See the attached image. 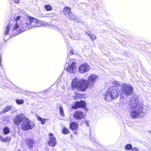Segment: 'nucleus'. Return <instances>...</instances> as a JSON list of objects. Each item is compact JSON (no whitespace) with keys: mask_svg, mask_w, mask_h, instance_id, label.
<instances>
[{"mask_svg":"<svg viewBox=\"0 0 151 151\" xmlns=\"http://www.w3.org/2000/svg\"><path fill=\"white\" fill-rule=\"evenodd\" d=\"M139 102L138 96L136 95H134L132 97L130 103V115L133 119L137 118L139 116L141 117V115L144 113L143 109L146 111L150 108V106H147V107L145 106H144L142 105L139 104Z\"/></svg>","mask_w":151,"mask_h":151,"instance_id":"f257e3e1","label":"nucleus"},{"mask_svg":"<svg viewBox=\"0 0 151 151\" xmlns=\"http://www.w3.org/2000/svg\"><path fill=\"white\" fill-rule=\"evenodd\" d=\"M14 123L17 126L20 125L21 129L26 131L32 129L34 127V123L22 114L17 115L14 119Z\"/></svg>","mask_w":151,"mask_h":151,"instance_id":"f03ea898","label":"nucleus"},{"mask_svg":"<svg viewBox=\"0 0 151 151\" xmlns=\"http://www.w3.org/2000/svg\"><path fill=\"white\" fill-rule=\"evenodd\" d=\"M20 17L18 16L14 18V20L16 23L14 25L12 29L13 34L12 35L14 36L30 29L28 19H24L21 21L19 24L18 21L20 19Z\"/></svg>","mask_w":151,"mask_h":151,"instance_id":"7ed1b4c3","label":"nucleus"},{"mask_svg":"<svg viewBox=\"0 0 151 151\" xmlns=\"http://www.w3.org/2000/svg\"><path fill=\"white\" fill-rule=\"evenodd\" d=\"M120 91L116 86L110 87L104 94V98L107 101H110L115 99L119 96Z\"/></svg>","mask_w":151,"mask_h":151,"instance_id":"20e7f679","label":"nucleus"},{"mask_svg":"<svg viewBox=\"0 0 151 151\" xmlns=\"http://www.w3.org/2000/svg\"><path fill=\"white\" fill-rule=\"evenodd\" d=\"M71 85L73 88H75L78 90L81 91H85L89 88V85L86 80L84 79L78 80L76 78L73 80Z\"/></svg>","mask_w":151,"mask_h":151,"instance_id":"39448f33","label":"nucleus"},{"mask_svg":"<svg viewBox=\"0 0 151 151\" xmlns=\"http://www.w3.org/2000/svg\"><path fill=\"white\" fill-rule=\"evenodd\" d=\"M122 92L126 96H130L134 91L133 87L130 85L123 83L122 85Z\"/></svg>","mask_w":151,"mask_h":151,"instance_id":"423d86ee","label":"nucleus"},{"mask_svg":"<svg viewBox=\"0 0 151 151\" xmlns=\"http://www.w3.org/2000/svg\"><path fill=\"white\" fill-rule=\"evenodd\" d=\"M28 21L30 28L33 27H38L41 25V21L32 17H28Z\"/></svg>","mask_w":151,"mask_h":151,"instance_id":"0eeeda50","label":"nucleus"},{"mask_svg":"<svg viewBox=\"0 0 151 151\" xmlns=\"http://www.w3.org/2000/svg\"><path fill=\"white\" fill-rule=\"evenodd\" d=\"M63 13L66 17L70 20H74L75 16L71 12V9L68 7H65L63 9Z\"/></svg>","mask_w":151,"mask_h":151,"instance_id":"6e6552de","label":"nucleus"},{"mask_svg":"<svg viewBox=\"0 0 151 151\" xmlns=\"http://www.w3.org/2000/svg\"><path fill=\"white\" fill-rule=\"evenodd\" d=\"M98 76L96 75L92 74L89 76L88 78V81L89 85V88H91L96 81L98 79Z\"/></svg>","mask_w":151,"mask_h":151,"instance_id":"1a4fd4ad","label":"nucleus"},{"mask_svg":"<svg viewBox=\"0 0 151 151\" xmlns=\"http://www.w3.org/2000/svg\"><path fill=\"white\" fill-rule=\"evenodd\" d=\"M90 68L88 65L86 63H84L81 65L79 68V72L81 73H83L88 71Z\"/></svg>","mask_w":151,"mask_h":151,"instance_id":"9d476101","label":"nucleus"},{"mask_svg":"<svg viewBox=\"0 0 151 151\" xmlns=\"http://www.w3.org/2000/svg\"><path fill=\"white\" fill-rule=\"evenodd\" d=\"M84 114L80 111H76L73 115L74 118L77 120H81L84 118Z\"/></svg>","mask_w":151,"mask_h":151,"instance_id":"9b49d317","label":"nucleus"},{"mask_svg":"<svg viewBox=\"0 0 151 151\" xmlns=\"http://www.w3.org/2000/svg\"><path fill=\"white\" fill-rule=\"evenodd\" d=\"M86 106L85 102L83 101H80L79 102H76L74 105L72 106V108L74 109L79 107H84Z\"/></svg>","mask_w":151,"mask_h":151,"instance_id":"f8f14e48","label":"nucleus"},{"mask_svg":"<svg viewBox=\"0 0 151 151\" xmlns=\"http://www.w3.org/2000/svg\"><path fill=\"white\" fill-rule=\"evenodd\" d=\"M66 70L69 72L74 73L76 71V63L74 62L71 63V65H69Z\"/></svg>","mask_w":151,"mask_h":151,"instance_id":"ddd939ff","label":"nucleus"},{"mask_svg":"<svg viewBox=\"0 0 151 151\" xmlns=\"http://www.w3.org/2000/svg\"><path fill=\"white\" fill-rule=\"evenodd\" d=\"M49 135L50 137L49 138V141L48 142L49 145L51 146H55L56 144V141L55 138L53 137V134L51 133L49 134Z\"/></svg>","mask_w":151,"mask_h":151,"instance_id":"4468645a","label":"nucleus"},{"mask_svg":"<svg viewBox=\"0 0 151 151\" xmlns=\"http://www.w3.org/2000/svg\"><path fill=\"white\" fill-rule=\"evenodd\" d=\"M26 144L30 149L32 148L34 143V140L28 138L26 139Z\"/></svg>","mask_w":151,"mask_h":151,"instance_id":"2eb2a0df","label":"nucleus"},{"mask_svg":"<svg viewBox=\"0 0 151 151\" xmlns=\"http://www.w3.org/2000/svg\"><path fill=\"white\" fill-rule=\"evenodd\" d=\"M11 25V22H10L9 23V24L6 27L5 29V30L4 32V35H7L8 34L9 29L10 28Z\"/></svg>","mask_w":151,"mask_h":151,"instance_id":"dca6fc26","label":"nucleus"},{"mask_svg":"<svg viewBox=\"0 0 151 151\" xmlns=\"http://www.w3.org/2000/svg\"><path fill=\"white\" fill-rule=\"evenodd\" d=\"M70 128L72 130H76L78 127V126L76 124L73 122L70 124Z\"/></svg>","mask_w":151,"mask_h":151,"instance_id":"f3484780","label":"nucleus"},{"mask_svg":"<svg viewBox=\"0 0 151 151\" xmlns=\"http://www.w3.org/2000/svg\"><path fill=\"white\" fill-rule=\"evenodd\" d=\"M85 34L90 38H96V36L93 34H92L90 31H86Z\"/></svg>","mask_w":151,"mask_h":151,"instance_id":"a211bd4d","label":"nucleus"},{"mask_svg":"<svg viewBox=\"0 0 151 151\" xmlns=\"http://www.w3.org/2000/svg\"><path fill=\"white\" fill-rule=\"evenodd\" d=\"M3 131L4 134L5 135L8 134L10 132L9 128L7 127H4Z\"/></svg>","mask_w":151,"mask_h":151,"instance_id":"6ab92c4d","label":"nucleus"},{"mask_svg":"<svg viewBox=\"0 0 151 151\" xmlns=\"http://www.w3.org/2000/svg\"><path fill=\"white\" fill-rule=\"evenodd\" d=\"M59 109L60 111V114L62 116H65V114H64L63 107L61 105L59 107Z\"/></svg>","mask_w":151,"mask_h":151,"instance_id":"aec40b11","label":"nucleus"},{"mask_svg":"<svg viewBox=\"0 0 151 151\" xmlns=\"http://www.w3.org/2000/svg\"><path fill=\"white\" fill-rule=\"evenodd\" d=\"M11 109V106H7L4 109V110L1 112L3 113L9 111Z\"/></svg>","mask_w":151,"mask_h":151,"instance_id":"412c9836","label":"nucleus"},{"mask_svg":"<svg viewBox=\"0 0 151 151\" xmlns=\"http://www.w3.org/2000/svg\"><path fill=\"white\" fill-rule=\"evenodd\" d=\"M45 8L47 11H50L52 10V7L49 5H46L45 6Z\"/></svg>","mask_w":151,"mask_h":151,"instance_id":"4be33fe9","label":"nucleus"},{"mask_svg":"<svg viewBox=\"0 0 151 151\" xmlns=\"http://www.w3.org/2000/svg\"><path fill=\"white\" fill-rule=\"evenodd\" d=\"M125 148L126 150H132V145L130 144H127L125 146Z\"/></svg>","mask_w":151,"mask_h":151,"instance_id":"5701e85b","label":"nucleus"},{"mask_svg":"<svg viewBox=\"0 0 151 151\" xmlns=\"http://www.w3.org/2000/svg\"><path fill=\"white\" fill-rule=\"evenodd\" d=\"M16 102L18 104H21L24 103V101L23 99H17L16 101Z\"/></svg>","mask_w":151,"mask_h":151,"instance_id":"b1692460","label":"nucleus"},{"mask_svg":"<svg viewBox=\"0 0 151 151\" xmlns=\"http://www.w3.org/2000/svg\"><path fill=\"white\" fill-rule=\"evenodd\" d=\"M62 132L63 134H68L69 133V132L67 129H66L65 127H64L62 129Z\"/></svg>","mask_w":151,"mask_h":151,"instance_id":"393cba45","label":"nucleus"},{"mask_svg":"<svg viewBox=\"0 0 151 151\" xmlns=\"http://www.w3.org/2000/svg\"><path fill=\"white\" fill-rule=\"evenodd\" d=\"M49 120L48 119L46 118L42 119L41 122V124L42 125L45 124L46 122Z\"/></svg>","mask_w":151,"mask_h":151,"instance_id":"a878e982","label":"nucleus"},{"mask_svg":"<svg viewBox=\"0 0 151 151\" xmlns=\"http://www.w3.org/2000/svg\"><path fill=\"white\" fill-rule=\"evenodd\" d=\"M11 139V137H7L6 138H4V140L5 142H9Z\"/></svg>","mask_w":151,"mask_h":151,"instance_id":"bb28decb","label":"nucleus"},{"mask_svg":"<svg viewBox=\"0 0 151 151\" xmlns=\"http://www.w3.org/2000/svg\"><path fill=\"white\" fill-rule=\"evenodd\" d=\"M94 144L96 145V147H98L100 148L101 147V146L98 143L96 142L94 143Z\"/></svg>","mask_w":151,"mask_h":151,"instance_id":"cd10ccee","label":"nucleus"},{"mask_svg":"<svg viewBox=\"0 0 151 151\" xmlns=\"http://www.w3.org/2000/svg\"><path fill=\"white\" fill-rule=\"evenodd\" d=\"M74 51L73 50H70L69 55H72L73 54Z\"/></svg>","mask_w":151,"mask_h":151,"instance_id":"c85d7f7f","label":"nucleus"},{"mask_svg":"<svg viewBox=\"0 0 151 151\" xmlns=\"http://www.w3.org/2000/svg\"><path fill=\"white\" fill-rule=\"evenodd\" d=\"M131 151H139L138 149L136 147L132 148Z\"/></svg>","mask_w":151,"mask_h":151,"instance_id":"c756f323","label":"nucleus"},{"mask_svg":"<svg viewBox=\"0 0 151 151\" xmlns=\"http://www.w3.org/2000/svg\"><path fill=\"white\" fill-rule=\"evenodd\" d=\"M14 2L17 4H19L20 2L19 1V0H14Z\"/></svg>","mask_w":151,"mask_h":151,"instance_id":"7c9ffc66","label":"nucleus"},{"mask_svg":"<svg viewBox=\"0 0 151 151\" xmlns=\"http://www.w3.org/2000/svg\"><path fill=\"white\" fill-rule=\"evenodd\" d=\"M37 119L39 121H40V122H41L42 119V118L40 116H38L37 117Z\"/></svg>","mask_w":151,"mask_h":151,"instance_id":"2f4dec72","label":"nucleus"},{"mask_svg":"<svg viewBox=\"0 0 151 151\" xmlns=\"http://www.w3.org/2000/svg\"><path fill=\"white\" fill-rule=\"evenodd\" d=\"M4 138H3L2 137V138H1V139L0 140L1 141V142H4Z\"/></svg>","mask_w":151,"mask_h":151,"instance_id":"473e14b6","label":"nucleus"},{"mask_svg":"<svg viewBox=\"0 0 151 151\" xmlns=\"http://www.w3.org/2000/svg\"><path fill=\"white\" fill-rule=\"evenodd\" d=\"M90 140L91 141L93 142L94 141H95L94 139H93V138L92 137H90Z\"/></svg>","mask_w":151,"mask_h":151,"instance_id":"72a5a7b5","label":"nucleus"},{"mask_svg":"<svg viewBox=\"0 0 151 151\" xmlns=\"http://www.w3.org/2000/svg\"><path fill=\"white\" fill-rule=\"evenodd\" d=\"M1 55H0V65L2 66L1 64Z\"/></svg>","mask_w":151,"mask_h":151,"instance_id":"f704fd0d","label":"nucleus"},{"mask_svg":"<svg viewBox=\"0 0 151 151\" xmlns=\"http://www.w3.org/2000/svg\"><path fill=\"white\" fill-rule=\"evenodd\" d=\"M86 124V126H89V124H88V121H86L85 122Z\"/></svg>","mask_w":151,"mask_h":151,"instance_id":"c9c22d12","label":"nucleus"},{"mask_svg":"<svg viewBox=\"0 0 151 151\" xmlns=\"http://www.w3.org/2000/svg\"><path fill=\"white\" fill-rule=\"evenodd\" d=\"M68 59L69 60V58H68V57H67V61H66V63H71V62H70L69 61L68 62Z\"/></svg>","mask_w":151,"mask_h":151,"instance_id":"e433bc0d","label":"nucleus"},{"mask_svg":"<svg viewBox=\"0 0 151 151\" xmlns=\"http://www.w3.org/2000/svg\"><path fill=\"white\" fill-rule=\"evenodd\" d=\"M2 39L4 41V42L8 40V39H7V38H2Z\"/></svg>","mask_w":151,"mask_h":151,"instance_id":"4c0bfd02","label":"nucleus"},{"mask_svg":"<svg viewBox=\"0 0 151 151\" xmlns=\"http://www.w3.org/2000/svg\"><path fill=\"white\" fill-rule=\"evenodd\" d=\"M81 96V95L80 94H76V97H77V96Z\"/></svg>","mask_w":151,"mask_h":151,"instance_id":"58836bf2","label":"nucleus"},{"mask_svg":"<svg viewBox=\"0 0 151 151\" xmlns=\"http://www.w3.org/2000/svg\"><path fill=\"white\" fill-rule=\"evenodd\" d=\"M93 151H98L97 150H95V149H93Z\"/></svg>","mask_w":151,"mask_h":151,"instance_id":"ea45409f","label":"nucleus"},{"mask_svg":"<svg viewBox=\"0 0 151 151\" xmlns=\"http://www.w3.org/2000/svg\"><path fill=\"white\" fill-rule=\"evenodd\" d=\"M2 137V136L1 135H0V140L1 139Z\"/></svg>","mask_w":151,"mask_h":151,"instance_id":"a19ab883","label":"nucleus"},{"mask_svg":"<svg viewBox=\"0 0 151 151\" xmlns=\"http://www.w3.org/2000/svg\"><path fill=\"white\" fill-rule=\"evenodd\" d=\"M92 39H96V38H92Z\"/></svg>","mask_w":151,"mask_h":151,"instance_id":"79ce46f5","label":"nucleus"},{"mask_svg":"<svg viewBox=\"0 0 151 151\" xmlns=\"http://www.w3.org/2000/svg\"><path fill=\"white\" fill-rule=\"evenodd\" d=\"M18 151H21V150H19Z\"/></svg>","mask_w":151,"mask_h":151,"instance_id":"37998d69","label":"nucleus"}]
</instances>
